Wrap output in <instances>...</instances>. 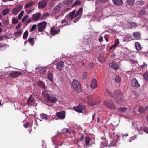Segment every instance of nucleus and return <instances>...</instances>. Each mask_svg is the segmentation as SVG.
<instances>
[{"label": "nucleus", "instance_id": "obj_1", "mask_svg": "<svg viewBox=\"0 0 148 148\" xmlns=\"http://www.w3.org/2000/svg\"><path fill=\"white\" fill-rule=\"evenodd\" d=\"M113 98L115 103L119 104L122 103L123 99V92L119 90H115L114 92Z\"/></svg>", "mask_w": 148, "mask_h": 148}, {"label": "nucleus", "instance_id": "obj_2", "mask_svg": "<svg viewBox=\"0 0 148 148\" xmlns=\"http://www.w3.org/2000/svg\"><path fill=\"white\" fill-rule=\"evenodd\" d=\"M42 93L47 102L52 103H54L57 102V98L53 95L49 94L47 91L46 90L43 91Z\"/></svg>", "mask_w": 148, "mask_h": 148}, {"label": "nucleus", "instance_id": "obj_3", "mask_svg": "<svg viewBox=\"0 0 148 148\" xmlns=\"http://www.w3.org/2000/svg\"><path fill=\"white\" fill-rule=\"evenodd\" d=\"M72 86L75 92H81V86L79 82L77 80H73L71 83Z\"/></svg>", "mask_w": 148, "mask_h": 148}, {"label": "nucleus", "instance_id": "obj_4", "mask_svg": "<svg viewBox=\"0 0 148 148\" xmlns=\"http://www.w3.org/2000/svg\"><path fill=\"white\" fill-rule=\"evenodd\" d=\"M62 7V5L61 3H59L58 5L55 6L52 10L51 14L53 16H55L56 15L59 13L60 10Z\"/></svg>", "mask_w": 148, "mask_h": 148}, {"label": "nucleus", "instance_id": "obj_5", "mask_svg": "<svg viewBox=\"0 0 148 148\" xmlns=\"http://www.w3.org/2000/svg\"><path fill=\"white\" fill-rule=\"evenodd\" d=\"M104 103L105 105L109 108L113 110H115L116 108L115 104L112 100H108L105 101H104Z\"/></svg>", "mask_w": 148, "mask_h": 148}, {"label": "nucleus", "instance_id": "obj_6", "mask_svg": "<svg viewBox=\"0 0 148 148\" xmlns=\"http://www.w3.org/2000/svg\"><path fill=\"white\" fill-rule=\"evenodd\" d=\"M46 24L47 23L45 22L39 23L37 25L38 31L42 32L46 28Z\"/></svg>", "mask_w": 148, "mask_h": 148}, {"label": "nucleus", "instance_id": "obj_7", "mask_svg": "<svg viewBox=\"0 0 148 148\" xmlns=\"http://www.w3.org/2000/svg\"><path fill=\"white\" fill-rule=\"evenodd\" d=\"M22 73L18 71H12L10 73V77L12 78H16L21 75Z\"/></svg>", "mask_w": 148, "mask_h": 148}, {"label": "nucleus", "instance_id": "obj_8", "mask_svg": "<svg viewBox=\"0 0 148 148\" xmlns=\"http://www.w3.org/2000/svg\"><path fill=\"white\" fill-rule=\"evenodd\" d=\"M49 0H42L40 1L38 5L39 8H42L45 7L47 5V2Z\"/></svg>", "mask_w": 148, "mask_h": 148}, {"label": "nucleus", "instance_id": "obj_9", "mask_svg": "<svg viewBox=\"0 0 148 148\" xmlns=\"http://www.w3.org/2000/svg\"><path fill=\"white\" fill-rule=\"evenodd\" d=\"M85 107L81 104H79L77 107H74V110L78 112H82Z\"/></svg>", "mask_w": 148, "mask_h": 148}, {"label": "nucleus", "instance_id": "obj_10", "mask_svg": "<svg viewBox=\"0 0 148 148\" xmlns=\"http://www.w3.org/2000/svg\"><path fill=\"white\" fill-rule=\"evenodd\" d=\"M35 99L31 95L28 99L27 101V104L29 105L32 106L34 105L35 103Z\"/></svg>", "mask_w": 148, "mask_h": 148}, {"label": "nucleus", "instance_id": "obj_11", "mask_svg": "<svg viewBox=\"0 0 148 148\" xmlns=\"http://www.w3.org/2000/svg\"><path fill=\"white\" fill-rule=\"evenodd\" d=\"M22 8L21 5H19L17 7L14 8L12 10V14L16 15L21 10Z\"/></svg>", "mask_w": 148, "mask_h": 148}, {"label": "nucleus", "instance_id": "obj_12", "mask_svg": "<svg viewBox=\"0 0 148 148\" xmlns=\"http://www.w3.org/2000/svg\"><path fill=\"white\" fill-rule=\"evenodd\" d=\"M131 84L133 87L138 88L140 86L137 80L135 78L131 80Z\"/></svg>", "mask_w": 148, "mask_h": 148}, {"label": "nucleus", "instance_id": "obj_13", "mask_svg": "<svg viewBox=\"0 0 148 148\" xmlns=\"http://www.w3.org/2000/svg\"><path fill=\"white\" fill-rule=\"evenodd\" d=\"M75 10H73L67 14L66 17L69 21L70 20H72L73 19L74 16H75Z\"/></svg>", "mask_w": 148, "mask_h": 148}, {"label": "nucleus", "instance_id": "obj_14", "mask_svg": "<svg viewBox=\"0 0 148 148\" xmlns=\"http://www.w3.org/2000/svg\"><path fill=\"white\" fill-rule=\"evenodd\" d=\"M59 31V29H56L55 27H53L51 29L50 32L52 35H54L58 34Z\"/></svg>", "mask_w": 148, "mask_h": 148}, {"label": "nucleus", "instance_id": "obj_15", "mask_svg": "<svg viewBox=\"0 0 148 148\" xmlns=\"http://www.w3.org/2000/svg\"><path fill=\"white\" fill-rule=\"evenodd\" d=\"M58 117L60 119H64L65 117V114L64 111L56 113Z\"/></svg>", "mask_w": 148, "mask_h": 148}, {"label": "nucleus", "instance_id": "obj_16", "mask_svg": "<svg viewBox=\"0 0 148 148\" xmlns=\"http://www.w3.org/2000/svg\"><path fill=\"white\" fill-rule=\"evenodd\" d=\"M36 72H39L41 74H44L46 72V70L44 68L37 67L35 68Z\"/></svg>", "mask_w": 148, "mask_h": 148}, {"label": "nucleus", "instance_id": "obj_17", "mask_svg": "<svg viewBox=\"0 0 148 148\" xmlns=\"http://www.w3.org/2000/svg\"><path fill=\"white\" fill-rule=\"evenodd\" d=\"M82 8H80L75 15V17L76 18H80L82 15Z\"/></svg>", "mask_w": 148, "mask_h": 148}, {"label": "nucleus", "instance_id": "obj_18", "mask_svg": "<svg viewBox=\"0 0 148 148\" xmlns=\"http://www.w3.org/2000/svg\"><path fill=\"white\" fill-rule=\"evenodd\" d=\"M37 85L43 89H45L46 86L44 82L41 80H39L37 83Z\"/></svg>", "mask_w": 148, "mask_h": 148}, {"label": "nucleus", "instance_id": "obj_19", "mask_svg": "<svg viewBox=\"0 0 148 148\" xmlns=\"http://www.w3.org/2000/svg\"><path fill=\"white\" fill-rule=\"evenodd\" d=\"M64 62L62 61H60L56 64L57 69L60 71L62 70V67L64 66Z\"/></svg>", "mask_w": 148, "mask_h": 148}, {"label": "nucleus", "instance_id": "obj_20", "mask_svg": "<svg viewBox=\"0 0 148 148\" xmlns=\"http://www.w3.org/2000/svg\"><path fill=\"white\" fill-rule=\"evenodd\" d=\"M41 17V14L38 13L34 14L32 17L33 20L38 21L39 20Z\"/></svg>", "mask_w": 148, "mask_h": 148}, {"label": "nucleus", "instance_id": "obj_21", "mask_svg": "<svg viewBox=\"0 0 148 148\" xmlns=\"http://www.w3.org/2000/svg\"><path fill=\"white\" fill-rule=\"evenodd\" d=\"M90 85L91 87L93 88H95L97 86L96 80L94 79L90 82Z\"/></svg>", "mask_w": 148, "mask_h": 148}, {"label": "nucleus", "instance_id": "obj_22", "mask_svg": "<svg viewBox=\"0 0 148 148\" xmlns=\"http://www.w3.org/2000/svg\"><path fill=\"white\" fill-rule=\"evenodd\" d=\"M148 109V106H147L145 107H140L138 108L139 112L141 114H143L145 111H147Z\"/></svg>", "mask_w": 148, "mask_h": 148}, {"label": "nucleus", "instance_id": "obj_23", "mask_svg": "<svg viewBox=\"0 0 148 148\" xmlns=\"http://www.w3.org/2000/svg\"><path fill=\"white\" fill-rule=\"evenodd\" d=\"M114 4L116 5H121L123 4L122 0H112Z\"/></svg>", "mask_w": 148, "mask_h": 148}, {"label": "nucleus", "instance_id": "obj_24", "mask_svg": "<svg viewBox=\"0 0 148 148\" xmlns=\"http://www.w3.org/2000/svg\"><path fill=\"white\" fill-rule=\"evenodd\" d=\"M127 108L126 107H120L117 108L118 111L122 113H124L126 112Z\"/></svg>", "mask_w": 148, "mask_h": 148}, {"label": "nucleus", "instance_id": "obj_25", "mask_svg": "<svg viewBox=\"0 0 148 148\" xmlns=\"http://www.w3.org/2000/svg\"><path fill=\"white\" fill-rule=\"evenodd\" d=\"M53 73L51 72L49 73L47 75L48 79L49 81L52 82H53Z\"/></svg>", "mask_w": 148, "mask_h": 148}, {"label": "nucleus", "instance_id": "obj_26", "mask_svg": "<svg viewBox=\"0 0 148 148\" xmlns=\"http://www.w3.org/2000/svg\"><path fill=\"white\" fill-rule=\"evenodd\" d=\"M134 37L137 39H139L140 38V32H137L133 33Z\"/></svg>", "mask_w": 148, "mask_h": 148}, {"label": "nucleus", "instance_id": "obj_27", "mask_svg": "<svg viewBox=\"0 0 148 148\" xmlns=\"http://www.w3.org/2000/svg\"><path fill=\"white\" fill-rule=\"evenodd\" d=\"M136 49L138 51H140L141 49V46L140 44L138 42H136L135 43Z\"/></svg>", "mask_w": 148, "mask_h": 148}, {"label": "nucleus", "instance_id": "obj_28", "mask_svg": "<svg viewBox=\"0 0 148 148\" xmlns=\"http://www.w3.org/2000/svg\"><path fill=\"white\" fill-rule=\"evenodd\" d=\"M76 144L78 146V148L80 147L82 145H84V144L83 141H81L79 140H78L76 141Z\"/></svg>", "mask_w": 148, "mask_h": 148}, {"label": "nucleus", "instance_id": "obj_29", "mask_svg": "<svg viewBox=\"0 0 148 148\" xmlns=\"http://www.w3.org/2000/svg\"><path fill=\"white\" fill-rule=\"evenodd\" d=\"M110 66L115 70H117L118 69L119 66L117 64L112 63L110 64Z\"/></svg>", "mask_w": 148, "mask_h": 148}, {"label": "nucleus", "instance_id": "obj_30", "mask_svg": "<svg viewBox=\"0 0 148 148\" xmlns=\"http://www.w3.org/2000/svg\"><path fill=\"white\" fill-rule=\"evenodd\" d=\"M137 5L140 6H143L145 4L146 2L145 1L142 0H138L136 2Z\"/></svg>", "mask_w": 148, "mask_h": 148}, {"label": "nucleus", "instance_id": "obj_31", "mask_svg": "<svg viewBox=\"0 0 148 148\" xmlns=\"http://www.w3.org/2000/svg\"><path fill=\"white\" fill-rule=\"evenodd\" d=\"M22 30L21 29L18 30L17 31L14 32V35L15 36L18 37L22 33Z\"/></svg>", "mask_w": 148, "mask_h": 148}, {"label": "nucleus", "instance_id": "obj_32", "mask_svg": "<svg viewBox=\"0 0 148 148\" xmlns=\"http://www.w3.org/2000/svg\"><path fill=\"white\" fill-rule=\"evenodd\" d=\"M81 4V2L79 0H76L72 5V7L76 6Z\"/></svg>", "mask_w": 148, "mask_h": 148}, {"label": "nucleus", "instance_id": "obj_33", "mask_svg": "<svg viewBox=\"0 0 148 148\" xmlns=\"http://www.w3.org/2000/svg\"><path fill=\"white\" fill-rule=\"evenodd\" d=\"M34 4V3L33 2H31L28 3H27L25 5V8H29L30 7L32 6Z\"/></svg>", "mask_w": 148, "mask_h": 148}, {"label": "nucleus", "instance_id": "obj_34", "mask_svg": "<svg viewBox=\"0 0 148 148\" xmlns=\"http://www.w3.org/2000/svg\"><path fill=\"white\" fill-rule=\"evenodd\" d=\"M70 21L68 19H67V18L66 16L65 18L63 20H62L61 21V22L62 23H66V24H64V25H67L68 22L69 21Z\"/></svg>", "mask_w": 148, "mask_h": 148}, {"label": "nucleus", "instance_id": "obj_35", "mask_svg": "<svg viewBox=\"0 0 148 148\" xmlns=\"http://www.w3.org/2000/svg\"><path fill=\"white\" fill-rule=\"evenodd\" d=\"M90 141V138L88 137H86L85 138V142L86 145H89V142Z\"/></svg>", "mask_w": 148, "mask_h": 148}, {"label": "nucleus", "instance_id": "obj_36", "mask_svg": "<svg viewBox=\"0 0 148 148\" xmlns=\"http://www.w3.org/2000/svg\"><path fill=\"white\" fill-rule=\"evenodd\" d=\"M143 78L145 80L148 81V71L145 72L144 74Z\"/></svg>", "mask_w": 148, "mask_h": 148}, {"label": "nucleus", "instance_id": "obj_37", "mask_svg": "<svg viewBox=\"0 0 148 148\" xmlns=\"http://www.w3.org/2000/svg\"><path fill=\"white\" fill-rule=\"evenodd\" d=\"M135 0H127V3L129 5L132 6L134 4Z\"/></svg>", "mask_w": 148, "mask_h": 148}, {"label": "nucleus", "instance_id": "obj_38", "mask_svg": "<svg viewBox=\"0 0 148 148\" xmlns=\"http://www.w3.org/2000/svg\"><path fill=\"white\" fill-rule=\"evenodd\" d=\"M28 41L32 45H33L34 43V38H29L28 40Z\"/></svg>", "mask_w": 148, "mask_h": 148}, {"label": "nucleus", "instance_id": "obj_39", "mask_svg": "<svg viewBox=\"0 0 148 148\" xmlns=\"http://www.w3.org/2000/svg\"><path fill=\"white\" fill-rule=\"evenodd\" d=\"M28 36V30L26 31L24 33L23 36V39H26Z\"/></svg>", "mask_w": 148, "mask_h": 148}, {"label": "nucleus", "instance_id": "obj_40", "mask_svg": "<svg viewBox=\"0 0 148 148\" xmlns=\"http://www.w3.org/2000/svg\"><path fill=\"white\" fill-rule=\"evenodd\" d=\"M18 22V21L17 18H15V17H13L12 20V24H15L17 23Z\"/></svg>", "mask_w": 148, "mask_h": 148}, {"label": "nucleus", "instance_id": "obj_41", "mask_svg": "<svg viewBox=\"0 0 148 148\" xmlns=\"http://www.w3.org/2000/svg\"><path fill=\"white\" fill-rule=\"evenodd\" d=\"M9 11L8 9H6L3 10L2 11V14L3 15H5Z\"/></svg>", "mask_w": 148, "mask_h": 148}, {"label": "nucleus", "instance_id": "obj_42", "mask_svg": "<svg viewBox=\"0 0 148 148\" xmlns=\"http://www.w3.org/2000/svg\"><path fill=\"white\" fill-rule=\"evenodd\" d=\"M98 60L101 63H102L104 61L105 59L102 56H99L98 58Z\"/></svg>", "mask_w": 148, "mask_h": 148}, {"label": "nucleus", "instance_id": "obj_43", "mask_svg": "<svg viewBox=\"0 0 148 148\" xmlns=\"http://www.w3.org/2000/svg\"><path fill=\"white\" fill-rule=\"evenodd\" d=\"M115 81L117 83H119L121 81V78L119 76H117L115 78Z\"/></svg>", "mask_w": 148, "mask_h": 148}, {"label": "nucleus", "instance_id": "obj_44", "mask_svg": "<svg viewBox=\"0 0 148 148\" xmlns=\"http://www.w3.org/2000/svg\"><path fill=\"white\" fill-rule=\"evenodd\" d=\"M49 14L48 13H46L44 14L42 16L41 18L43 19H46L48 16H49Z\"/></svg>", "mask_w": 148, "mask_h": 148}, {"label": "nucleus", "instance_id": "obj_45", "mask_svg": "<svg viewBox=\"0 0 148 148\" xmlns=\"http://www.w3.org/2000/svg\"><path fill=\"white\" fill-rule=\"evenodd\" d=\"M61 131L63 133H68L69 132V129L66 128H64Z\"/></svg>", "mask_w": 148, "mask_h": 148}, {"label": "nucleus", "instance_id": "obj_46", "mask_svg": "<svg viewBox=\"0 0 148 148\" xmlns=\"http://www.w3.org/2000/svg\"><path fill=\"white\" fill-rule=\"evenodd\" d=\"M73 1V0H65L64 1V3L66 5H68L71 3Z\"/></svg>", "mask_w": 148, "mask_h": 148}, {"label": "nucleus", "instance_id": "obj_47", "mask_svg": "<svg viewBox=\"0 0 148 148\" xmlns=\"http://www.w3.org/2000/svg\"><path fill=\"white\" fill-rule=\"evenodd\" d=\"M40 116L41 118L45 120H47V118L46 116V115L43 114H40Z\"/></svg>", "mask_w": 148, "mask_h": 148}, {"label": "nucleus", "instance_id": "obj_48", "mask_svg": "<svg viewBox=\"0 0 148 148\" xmlns=\"http://www.w3.org/2000/svg\"><path fill=\"white\" fill-rule=\"evenodd\" d=\"M92 101V99L91 96H88L87 97L86 102H90Z\"/></svg>", "mask_w": 148, "mask_h": 148}, {"label": "nucleus", "instance_id": "obj_49", "mask_svg": "<svg viewBox=\"0 0 148 148\" xmlns=\"http://www.w3.org/2000/svg\"><path fill=\"white\" fill-rule=\"evenodd\" d=\"M24 13V11H22L19 14L18 16V19H20L22 18L23 13Z\"/></svg>", "mask_w": 148, "mask_h": 148}, {"label": "nucleus", "instance_id": "obj_50", "mask_svg": "<svg viewBox=\"0 0 148 148\" xmlns=\"http://www.w3.org/2000/svg\"><path fill=\"white\" fill-rule=\"evenodd\" d=\"M36 27V25L35 24L32 27L31 29H30L29 30V31L30 32H31L34 31V29H35Z\"/></svg>", "mask_w": 148, "mask_h": 148}, {"label": "nucleus", "instance_id": "obj_51", "mask_svg": "<svg viewBox=\"0 0 148 148\" xmlns=\"http://www.w3.org/2000/svg\"><path fill=\"white\" fill-rule=\"evenodd\" d=\"M106 91H107V93H108L110 95V96L113 98L114 95L111 92H110L109 90H108L107 89Z\"/></svg>", "mask_w": 148, "mask_h": 148}, {"label": "nucleus", "instance_id": "obj_52", "mask_svg": "<svg viewBox=\"0 0 148 148\" xmlns=\"http://www.w3.org/2000/svg\"><path fill=\"white\" fill-rule=\"evenodd\" d=\"M130 24L132 28L137 27L136 24L134 22L130 23Z\"/></svg>", "mask_w": 148, "mask_h": 148}, {"label": "nucleus", "instance_id": "obj_53", "mask_svg": "<svg viewBox=\"0 0 148 148\" xmlns=\"http://www.w3.org/2000/svg\"><path fill=\"white\" fill-rule=\"evenodd\" d=\"M28 17V16L27 15H26L22 19V22H23Z\"/></svg>", "mask_w": 148, "mask_h": 148}, {"label": "nucleus", "instance_id": "obj_54", "mask_svg": "<svg viewBox=\"0 0 148 148\" xmlns=\"http://www.w3.org/2000/svg\"><path fill=\"white\" fill-rule=\"evenodd\" d=\"M29 125L30 124L28 123H26L25 124H24L23 125L24 127L26 128H27L29 127Z\"/></svg>", "mask_w": 148, "mask_h": 148}, {"label": "nucleus", "instance_id": "obj_55", "mask_svg": "<svg viewBox=\"0 0 148 148\" xmlns=\"http://www.w3.org/2000/svg\"><path fill=\"white\" fill-rule=\"evenodd\" d=\"M147 66V65L145 63H144V64L142 65L140 67L142 68H146Z\"/></svg>", "mask_w": 148, "mask_h": 148}, {"label": "nucleus", "instance_id": "obj_56", "mask_svg": "<svg viewBox=\"0 0 148 148\" xmlns=\"http://www.w3.org/2000/svg\"><path fill=\"white\" fill-rule=\"evenodd\" d=\"M87 73L85 72L83 74V78L85 79H86L87 77Z\"/></svg>", "mask_w": 148, "mask_h": 148}, {"label": "nucleus", "instance_id": "obj_57", "mask_svg": "<svg viewBox=\"0 0 148 148\" xmlns=\"http://www.w3.org/2000/svg\"><path fill=\"white\" fill-rule=\"evenodd\" d=\"M145 14V12L144 10L140 11L139 12V14L140 15H142Z\"/></svg>", "mask_w": 148, "mask_h": 148}, {"label": "nucleus", "instance_id": "obj_58", "mask_svg": "<svg viewBox=\"0 0 148 148\" xmlns=\"http://www.w3.org/2000/svg\"><path fill=\"white\" fill-rule=\"evenodd\" d=\"M3 23V24H6V25H8V22L7 21L4 20L2 21Z\"/></svg>", "mask_w": 148, "mask_h": 148}, {"label": "nucleus", "instance_id": "obj_59", "mask_svg": "<svg viewBox=\"0 0 148 148\" xmlns=\"http://www.w3.org/2000/svg\"><path fill=\"white\" fill-rule=\"evenodd\" d=\"M119 41L118 40H115L114 44L116 46L119 44Z\"/></svg>", "mask_w": 148, "mask_h": 148}, {"label": "nucleus", "instance_id": "obj_60", "mask_svg": "<svg viewBox=\"0 0 148 148\" xmlns=\"http://www.w3.org/2000/svg\"><path fill=\"white\" fill-rule=\"evenodd\" d=\"M31 19H28L26 21L27 24L31 22Z\"/></svg>", "mask_w": 148, "mask_h": 148}, {"label": "nucleus", "instance_id": "obj_61", "mask_svg": "<svg viewBox=\"0 0 148 148\" xmlns=\"http://www.w3.org/2000/svg\"><path fill=\"white\" fill-rule=\"evenodd\" d=\"M84 139V136H82L80 138V139H78V140H79L83 142Z\"/></svg>", "mask_w": 148, "mask_h": 148}, {"label": "nucleus", "instance_id": "obj_62", "mask_svg": "<svg viewBox=\"0 0 148 148\" xmlns=\"http://www.w3.org/2000/svg\"><path fill=\"white\" fill-rule=\"evenodd\" d=\"M116 45H115L114 44L112 46H111L110 47V49H114L116 47Z\"/></svg>", "mask_w": 148, "mask_h": 148}, {"label": "nucleus", "instance_id": "obj_63", "mask_svg": "<svg viewBox=\"0 0 148 148\" xmlns=\"http://www.w3.org/2000/svg\"><path fill=\"white\" fill-rule=\"evenodd\" d=\"M103 40V37L102 36H100L99 39V40L100 42H101Z\"/></svg>", "mask_w": 148, "mask_h": 148}, {"label": "nucleus", "instance_id": "obj_64", "mask_svg": "<svg viewBox=\"0 0 148 148\" xmlns=\"http://www.w3.org/2000/svg\"><path fill=\"white\" fill-rule=\"evenodd\" d=\"M79 18H76L75 19L73 20L74 22L76 23V22H77L78 21L79 19Z\"/></svg>", "mask_w": 148, "mask_h": 148}]
</instances>
